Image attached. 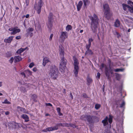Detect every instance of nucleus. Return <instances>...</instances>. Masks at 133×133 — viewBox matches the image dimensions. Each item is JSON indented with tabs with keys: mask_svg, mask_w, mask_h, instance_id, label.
Wrapping results in <instances>:
<instances>
[{
	"mask_svg": "<svg viewBox=\"0 0 133 133\" xmlns=\"http://www.w3.org/2000/svg\"><path fill=\"white\" fill-rule=\"evenodd\" d=\"M104 13L105 18L108 19H109L110 18L111 14L110 13V11H104Z\"/></svg>",
	"mask_w": 133,
	"mask_h": 133,
	"instance_id": "14",
	"label": "nucleus"
},
{
	"mask_svg": "<svg viewBox=\"0 0 133 133\" xmlns=\"http://www.w3.org/2000/svg\"><path fill=\"white\" fill-rule=\"evenodd\" d=\"M92 81V79L91 78L89 77H88L87 79V85H89L91 83Z\"/></svg>",
	"mask_w": 133,
	"mask_h": 133,
	"instance_id": "27",
	"label": "nucleus"
},
{
	"mask_svg": "<svg viewBox=\"0 0 133 133\" xmlns=\"http://www.w3.org/2000/svg\"><path fill=\"white\" fill-rule=\"evenodd\" d=\"M24 72L26 74L28 75H31L32 74V72L30 71L29 70H27L24 71Z\"/></svg>",
	"mask_w": 133,
	"mask_h": 133,
	"instance_id": "31",
	"label": "nucleus"
},
{
	"mask_svg": "<svg viewBox=\"0 0 133 133\" xmlns=\"http://www.w3.org/2000/svg\"><path fill=\"white\" fill-rule=\"evenodd\" d=\"M18 109H20V111L23 113H26L27 112V111L24 108H21L20 107H17Z\"/></svg>",
	"mask_w": 133,
	"mask_h": 133,
	"instance_id": "25",
	"label": "nucleus"
},
{
	"mask_svg": "<svg viewBox=\"0 0 133 133\" xmlns=\"http://www.w3.org/2000/svg\"><path fill=\"white\" fill-rule=\"evenodd\" d=\"M125 21L126 22H129V20L127 19H125Z\"/></svg>",
	"mask_w": 133,
	"mask_h": 133,
	"instance_id": "61",
	"label": "nucleus"
},
{
	"mask_svg": "<svg viewBox=\"0 0 133 133\" xmlns=\"http://www.w3.org/2000/svg\"><path fill=\"white\" fill-rule=\"evenodd\" d=\"M58 114L60 116H62L63 115V114L62 113H61V112H58Z\"/></svg>",
	"mask_w": 133,
	"mask_h": 133,
	"instance_id": "57",
	"label": "nucleus"
},
{
	"mask_svg": "<svg viewBox=\"0 0 133 133\" xmlns=\"http://www.w3.org/2000/svg\"><path fill=\"white\" fill-rule=\"evenodd\" d=\"M103 8L104 9V12L110 11L109 6L108 4H105L103 5Z\"/></svg>",
	"mask_w": 133,
	"mask_h": 133,
	"instance_id": "19",
	"label": "nucleus"
},
{
	"mask_svg": "<svg viewBox=\"0 0 133 133\" xmlns=\"http://www.w3.org/2000/svg\"><path fill=\"white\" fill-rule=\"evenodd\" d=\"M56 110L58 112H61V108H57L56 109Z\"/></svg>",
	"mask_w": 133,
	"mask_h": 133,
	"instance_id": "52",
	"label": "nucleus"
},
{
	"mask_svg": "<svg viewBox=\"0 0 133 133\" xmlns=\"http://www.w3.org/2000/svg\"><path fill=\"white\" fill-rule=\"evenodd\" d=\"M43 3L42 0H39L38 4H35L34 7L38 14H39L41 12V8L43 5Z\"/></svg>",
	"mask_w": 133,
	"mask_h": 133,
	"instance_id": "9",
	"label": "nucleus"
},
{
	"mask_svg": "<svg viewBox=\"0 0 133 133\" xmlns=\"http://www.w3.org/2000/svg\"><path fill=\"white\" fill-rule=\"evenodd\" d=\"M74 60V70L73 72L75 77H77L78 73L79 70V67L78 66L79 62L76 57H75Z\"/></svg>",
	"mask_w": 133,
	"mask_h": 133,
	"instance_id": "7",
	"label": "nucleus"
},
{
	"mask_svg": "<svg viewBox=\"0 0 133 133\" xmlns=\"http://www.w3.org/2000/svg\"><path fill=\"white\" fill-rule=\"evenodd\" d=\"M100 76L101 74L99 72H98L97 73V77L98 79H99L100 78Z\"/></svg>",
	"mask_w": 133,
	"mask_h": 133,
	"instance_id": "45",
	"label": "nucleus"
},
{
	"mask_svg": "<svg viewBox=\"0 0 133 133\" xmlns=\"http://www.w3.org/2000/svg\"><path fill=\"white\" fill-rule=\"evenodd\" d=\"M68 36V33L66 31H63L61 33L60 38L63 41H64L65 39L67 38Z\"/></svg>",
	"mask_w": 133,
	"mask_h": 133,
	"instance_id": "11",
	"label": "nucleus"
},
{
	"mask_svg": "<svg viewBox=\"0 0 133 133\" xmlns=\"http://www.w3.org/2000/svg\"><path fill=\"white\" fill-rule=\"evenodd\" d=\"M14 59V58L13 57H11L10 58V59L9 60V62L10 63H11V64H12L13 63Z\"/></svg>",
	"mask_w": 133,
	"mask_h": 133,
	"instance_id": "43",
	"label": "nucleus"
},
{
	"mask_svg": "<svg viewBox=\"0 0 133 133\" xmlns=\"http://www.w3.org/2000/svg\"><path fill=\"white\" fill-rule=\"evenodd\" d=\"M67 63L66 59L64 57H62L60 61L59 64V70L60 71L63 73L66 68V65Z\"/></svg>",
	"mask_w": 133,
	"mask_h": 133,
	"instance_id": "5",
	"label": "nucleus"
},
{
	"mask_svg": "<svg viewBox=\"0 0 133 133\" xmlns=\"http://www.w3.org/2000/svg\"><path fill=\"white\" fill-rule=\"evenodd\" d=\"M34 98H36L37 97V96L36 95H35V94H34Z\"/></svg>",
	"mask_w": 133,
	"mask_h": 133,
	"instance_id": "64",
	"label": "nucleus"
},
{
	"mask_svg": "<svg viewBox=\"0 0 133 133\" xmlns=\"http://www.w3.org/2000/svg\"><path fill=\"white\" fill-rule=\"evenodd\" d=\"M29 15L28 14H27L26 15V17L27 18H28L29 17Z\"/></svg>",
	"mask_w": 133,
	"mask_h": 133,
	"instance_id": "59",
	"label": "nucleus"
},
{
	"mask_svg": "<svg viewBox=\"0 0 133 133\" xmlns=\"http://www.w3.org/2000/svg\"><path fill=\"white\" fill-rule=\"evenodd\" d=\"M49 75L51 79L54 80L56 79L59 75L57 68L54 65L51 66L50 68Z\"/></svg>",
	"mask_w": 133,
	"mask_h": 133,
	"instance_id": "2",
	"label": "nucleus"
},
{
	"mask_svg": "<svg viewBox=\"0 0 133 133\" xmlns=\"http://www.w3.org/2000/svg\"><path fill=\"white\" fill-rule=\"evenodd\" d=\"M13 28H10L9 29V30L13 31Z\"/></svg>",
	"mask_w": 133,
	"mask_h": 133,
	"instance_id": "56",
	"label": "nucleus"
},
{
	"mask_svg": "<svg viewBox=\"0 0 133 133\" xmlns=\"http://www.w3.org/2000/svg\"><path fill=\"white\" fill-rule=\"evenodd\" d=\"M14 62L15 63L17 62H18L21 60L22 58L19 56H16L14 57Z\"/></svg>",
	"mask_w": 133,
	"mask_h": 133,
	"instance_id": "22",
	"label": "nucleus"
},
{
	"mask_svg": "<svg viewBox=\"0 0 133 133\" xmlns=\"http://www.w3.org/2000/svg\"><path fill=\"white\" fill-rule=\"evenodd\" d=\"M83 2V7L84 8H87V3L88 2V0H82Z\"/></svg>",
	"mask_w": 133,
	"mask_h": 133,
	"instance_id": "28",
	"label": "nucleus"
},
{
	"mask_svg": "<svg viewBox=\"0 0 133 133\" xmlns=\"http://www.w3.org/2000/svg\"><path fill=\"white\" fill-rule=\"evenodd\" d=\"M109 117L108 118V116L105 117V118L102 121V123L103 124L104 127L108 125L109 123L110 125L112 123L113 116L111 114H110L109 115Z\"/></svg>",
	"mask_w": 133,
	"mask_h": 133,
	"instance_id": "8",
	"label": "nucleus"
},
{
	"mask_svg": "<svg viewBox=\"0 0 133 133\" xmlns=\"http://www.w3.org/2000/svg\"><path fill=\"white\" fill-rule=\"evenodd\" d=\"M22 118L24 119L25 121L27 122L29 121L28 116L26 114H23L21 116Z\"/></svg>",
	"mask_w": 133,
	"mask_h": 133,
	"instance_id": "21",
	"label": "nucleus"
},
{
	"mask_svg": "<svg viewBox=\"0 0 133 133\" xmlns=\"http://www.w3.org/2000/svg\"><path fill=\"white\" fill-rule=\"evenodd\" d=\"M128 9L131 12L133 13V7L130 6V8Z\"/></svg>",
	"mask_w": 133,
	"mask_h": 133,
	"instance_id": "44",
	"label": "nucleus"
},
{
	"mask_svg": "<svg viewBox=\"0 0 133 133\" xmlns=\"http://www.w3.org/2000/svg\"><path fill=\"white\" fill-rule=\"evenodd\" d=\"M116 78L117 80H119L120 79V76L117 73L116 74Z\"/></svg>",
	"mask_w": 133,
	"mask_h": 133,
	"instance_id": "36",
	"label": "nucleus"
},
{
	"mask_svg": "<svg viewBox=\"0 0 133 133\" xmlns=\"http://www.w3.org/2000/svg\"><path fill=\"white\" fill-rule=\"evenodd\" d=\"M83 97L85 98H88L87 95L85 93H84L83 94Z\"/></svg>",
	"mask_w": 133,
	"mask_h": 133,
	"instance_id": "47",
	"label": "nucleus"
},
{
	"mask_svg": "<svg viewBox=\"0 0 133 133\" xmlns=\"http://www.w3.org/2000/svg\"><path fill=\"white\" fill-rule=\"evenodd\" d=\"M70 97L71 98V99H73V95L72 94L71 92H70Z\"/></svg>",
	"mask_w": 133,
	"mask_h": 133,
	"instance_id": "54",
	"label": "nucleus"
},
{
	"mask_svg": "<svg viewBox=\"0 0 133 133\" xmlns=\"http://www.w3.org/2000/svg\"><path fill=\"white\" fill-rule=\"evenodd\" d=\"M93 52L92 50L90 49H88L85 51V55H92L93 54Z\"/></svg>",
	"mask_w": 133,
	"mask_h": 133,
	"instance_id": "24",
	"label": "nucleus"
},
{
	"mask_svg": "<svg viewBox=\"0 0 133 133\" xmlns=\"http://www.w3.org/2000/svg\"><path fill=\"white\" fill-rule=\"evenodd\" d=\"M109 68L107 67L106 65L103 63H102L101 64L99 68L100 69L102 70L104 68H105L104 72L108 79H109L110 78V73L111 74H113V70L111 69L110 66L111 61L109 59Z\"/></svg>",
	"mask_w": 133,
	"mask_h": 133,
	"instance_id": "4",
	"label": "nucleus"
},
{
	"mask_svg": "<svg viewBox=\"0 0 133 133\" xmlns=\"http://www.w3.org/2000/svg\"><path fill=\"white\" fill-rule=\"evenodd\" d=\"M17 27H16L15 28H13V31L10 33L11 35H15L17 32H19L20 31V30L19 29H17Z\"/></svg>",
	"mask_w": 133,
	"mask_h": 133,
	"instance_id": "15",
	"label": "nucleus"
},
{
	"mask_svg": "<svg viewBox=\"0 0 133 133\" xmlns=\"http://www.w3.org/2000/svg\"><path fill=\"white\" fill-rule=\"evenodd\" d=\"M72 26L70 25H68L66 27V30L68 31H69V30H71L72 29Z\"/></svg>",
	"mask_w": 133,
	"mask_h": 133,
	"instance_id": "30",
	"label": "nucleus"
},
{
	"mask_svg": "<svg viewBox=\"0 0 133 133\" xmlns=\"http://www.w3.org/2000/svg\"><path fill=\"white\" fill-rule=\"evenodd\" d=\"M25 50V49L21 48L18 50L17 51V53L18 54H20L23 51Z\"/></svg>",
	"mask_w": 133,
	"mask_h": 133,
	"instance_id": "32",
	"label": "nucleus"
},
{
	"mask_svg": "<svg viewBox=\"0 0 133 133\" xmlns=\"http://www.w3.org/2000/svg\"><path fill=\"white\" fill-rule=\"evenodd\" d=\"M91 44H89V43L88 44H86V47L87 50L90 49V48L91 47Z\"/></svg>",
	"mask_w": 133,
	"mask_h": 133,
	"instance_id": "39",
	"label": "nucleus"
},
{
	"mask_svg": "<svg viewBox=\"0 0 133 133\" xmlns=\"http://www.w3.org/2000/svg\"><path fill=\"white\" fill-rule=\"evenodd\" d=\"M125 105V103L123 101L122 102V103L120 105V108H122Z\"/></svg>",
	"mask_w": 133,
	"mask_h": 133,
	"instance_id": "42",
	"label": "nucleus"
},
{
	"mask_svg": "<svg viewBox=\"0 0 133 133\" xmlns=\"http://www.w3.org/2000/svg\"><path fill=\"white\" fill-rule=\"evenodd\" d=\"M120 101L119 100H116V104L117 105H118L119 104V103H120Z\"/></svg>",
	"mask_w": 133,
	"mask_h": 133,
	"instance_id": "50",
	"label": "nucleus"
},
{
	"mask_svg": "<svg viewBox=\"0 0 133 133\" xmlns=\"http://www.w3.org/2000/svg\"><path fill=\"white\" fill-rule=\"evenodd\" d=\"M53 34H51L50 37L49 38V39L50 41H51L52 40V38L53 37Z\"/></svg>",
	"mask_w": 133,
	"mask_h": 133,
	"instance_id": "48",
	"label": "nucleus"
},
{
	"mask_svg": "<svg viewBox=\"0 0 133 133\" xmlns=\"http://www.w3.org/2000/svg\"><path fill=\"white\" fill-rule=\"evenodd\" d=\"M33 29L32 28H29L26 30L27 34L28 36L32 37L33 36Z\"/></svg>",
	"mask_w": 133,
	"mask_h": 133,
	"instance_id": "13",
	"label": "nucleus"
},
{
	"mask_svg": "<svg viewBox=\"0 0 133 133\" xmlns=\"http://www.w3.org/2000/svg\"><path fill=\"white\" fill-rule=\"evenodd\" d=\"M122 5L123 9L125 11H126V10L127 8H130V6L124 3H123L122 4Z\"/></svg>",
	"mask_w": 133,
	"mask_h": 133,
	"instance_id": "23",
	"label": "nucleus"
},
{
	"mask_svg": "<svg viewBox=\"0 0 133 133\" xmlns=\"http://www.w3.org/2000/svg\"><path fill=\"white\" fill-rule=\"evenodd\" d=\"M41 28L40 25L38 23V24H35V28L36 29L40 30Z\"/></svg>",
	"mask_w": 133,
	"mask_h": 133,
	"instance_id": "29",
	"label": "nucleus"
},
{
	"mask_svg": "<svg viewBox=\"0 0 133 133\" xmlns=\"http://www.w3.org/2000/svg\"><path fill=\"white\" fill-rule=\"evenodd\" d=\"M2 103L3 104H10L11 103L10 102L8 101L7 99H6L5 100L4 102H2Z\"/></svg>",
	"mask_w": 133,
	"mask_h": 133,
	"instance_id": "37",
	"label": "nucleus"
},
{
	"mask_svg": "<svg viewBox=\"0 0 133 133\" xmlns=\"http://www.w3.org/2000/svg\"><path fill=\"white\" fill-rule=\"evenodd\" d=\"M37 69L36 68H34V71H37Z\"/></svg>",
	"mask_w": 133,
	"mask_h": 133,
	"instance_id": "60",
	"label": "nucleus"
},
{
	"mask_svg": "<svg viewBox=\"0 0 133 133\" xmlns=\"http://www.w3.org/2000/svg\"><path fill=\"white\" fill-rule=\"evenodd\" d=\"M57 130H58V128L57 126L55 125L54 127H48L46 129L43 130L42 131L44 132H46L47 131H50Z\"/></svg>",
	"mask_w": 133,
	"mask_h": 133,
	"instance_id": "10",
	"label": "nucleus"
},
{
	"mask_svg": "<svg viewBox=\"0 0 133 133\" xmlns=\"http://www.w3.org/2000/svg\"><path fill=\"white\" fill-rule=\"evenodd\" d=\"M50 62L49 59L47 57H45L44 58L43 60V65L44 66H45L46 64Z\"/></svg>",
	"mask_w": 133,
	"mask_h": 133,
	"instance_id": "16",
	"label": "nucleus"
},
{
	"mask_svg": "<svg viewBox=\"0 0 133 133\" xmlns=\"http://www.w3.org/2000/svg\"><path fill=\"white\" fill-rule=\"evenodd\" d=\"M28 0H26V5L27 6L28 5Z\"/></svg>",
	"mask_w": 133,
	"mask_h": 133,
	"instance_id": "58",
	"label": "nucleus"
},
{
	"mask_svg": "<svg viewBox=\"0 0 133 133\" xmlns=\"http://www.w3.org/2000/svg\"><path fill=\"white\" fill-rule=\"evenodd\" d=\"M101 105L99 104H96L95 105V108L96 110L99 109L101 107Z\"/></svg>",
	"mask_w": 133,
	"mask_h": 133,
	"instance_id": "35",
	"label": "nucleus"
},
{
	"mask_svg": "<svg viewBox=\"0 0 133 133\" xmlns=\"http://www.w3.org/2000/svg\"><path fill=\"white\" fill-rule=\"evenodd\" d=\"M85 118L86 119L87 122L90 124L96 123L99 121L98 118L94 115H83L80 117V119L82 120H85Z\"/></svg>",
	"mask_w": 133,
	"mask_h": 133,
	"instance_id": "3",
	"label": "nucleus"
},
{
	"mask_svg": "<svg viewBox=\"0 0 133 133\" xmlns=\"http://www.w3.org/2000/svg\"><path fill=\"white\" fill-rule=\"evenodd\" d=\"M2 85V82H0V87H1Z\"/></svg>",
	"mask_w": 133,
	"mask_h": 133,
	"instance_id": "62",
	"label": "nucleus"
},
{
	"mask_svg": "<svg viewBox=\"0 0 133 133\" xmlns=\"http://www.w3.org/2000/svg\"><path fill=\"white\" fill-rule=\"evenodd\" d=\"M59 54L64 57V48L62 45H59Z\"/></svg>",
	"mask_w": 133,
	"mask_h": 133,
	"instance_id": "12",
	"label": "nucleus"
},
{
	"mask_svg": "<svg viewBox=\"0 0 133 133\" xmlns=\"http://www.w3.org/2000/svg\"><path fill=\"white\" fill-rule=\"evenodd\" d=\"M83 30H81L80 31V33H82L83 32Z\"/></svg>",
	"mask_w": 133,
	"mask_h": 133,
	"instance_id": "63",
	"label": "nucleus"
},
{
	"mask_svg": "<svg viewBox=\"0 0 133 133\" xmlns=\"http://www.w3.org/2000/svg\"><path fill=\"white\" fill-rule=\"evenodd\" d=\"M91 22V28L93 32L96 34L97 29L99 25L98 21L99 19L97 16L94 14L93 16L90 18Z\"/></svg>",
	"mask_w": 133,
	"mask_h": 133,
	"instance_id": "1",
	"label": "nucleus"
},
{
	"mask_svg": "<svg viewBox=\"0 0 133 133\" xmlns=\"http://www.w3.org/2000/svg\"><path fill=\"white\" fill-rule=\"evenodd\" d=\"M115 35H116L117 36V37L118 38H119L120 37H121L120 35L119 34L118 32L117 31L115 32Z\"/></svg>",
	"mask_w": 133,
	"mask_h": 133,
	"instance_id": "40",
	"label": "nucleus"
},
{
	"mask_svg": "<svg viewBox=\"0 0 133 133\" xmlns=\"http://www.w3.org/2000/svg\"><path fill=\"white\" fill-rule=\"evenodd\" d=\"M68 126L67 127H70L74 128H76V126L75 125L71 123H68Z\"/></svg>",
	"mask_w": 133,
	"mask_h": 133,
	"instance_id": "33",
	"label": "nucleus"
},
{
	"mask_svg": "<svg viewBox=\"0 0 133 133\" xmlns=\"http://www.w3.org/2000/svg\"><path fill=\"white\" fill-rule=\"evenodd\" d=\"M45 105L46 106H50L51 107L52 106V105L50 103H46Z\"/></svg>",
	"mask_w": 133,
	"mask_h": 133,
	"instance_id": "46",
	"label": "nucleus"
},
{
	"mask_svg": "<svg viewBox=\"0 0 133 133\" xmlns=\"http://www.w3.org/2000/svg\"><path fill=\"white\" fill-rule=\"evenodd\" d=\"M68 123H57L56 125L57 126L58 129H59V127H67V126H68Z\"/></svg>",
	"mask_w": 133,
	"mask_h": 133,
	"instance_id": "20",
	"label": "nucleus"
},
{
	"mask_svg": "<svg viewBox=\"0 0 133 133\" xmlns=\"http://www.w3.org/2000/svg\"><path fill=\"white\" fill-rule=\"evenodd\" d=\"M124 70V69H114V70L115 72H118L119 71H123Z\"/></svg>",
	"mask_w": 133,
	"mask_h": 133,
	"instance_id": "34",
	"label": "nucleus"
},
{
	"mask_svg": "<svg viewBox=\"0 0 133 133\" xmlns=\"http://www.w3.org/2000/svg\"><path fill=\"white\" fill-rule=\"evenodd\" d=\"M120 22L118 19H117L115 22L114 25L116 27H118L120 25Z\"/></svg>",
	"mask_w": 133,
	"mask_h": 133,
	"instance_id": "26",
	"label": "nucleus"
},
{
	"mask_svg": "<svg viewBox=\"0 0 133 133\" xmlns=\"http://www.w3.org/2000/svg\"><path fill=\"white\" fill-rule=\"evenodd\" d=\"M5 114L6 115H8L9 114V111H6L5 112Z\"/></svg>",
	"mask_w": 133,
	"mask_h": 133,
	"instance_id": "55",
	"label": "nucleus"
},
{
	"mask_svg": "<svg viewBox=\"0 0 133 133\" xmlns=\"http://www.w3.org/2000/svg\"><path fill=\"white\" fill-rule=\"evenodd\" d=\"M93 39L91 38H89L88 40L89 43L91 44V43L92 41H93Z\"/></svg>",
	"mask_w": 133,
	"mask_h": 133,
	"instance_id": "41",
	"label": "nucleus"
},
{
	"mask_svg": "<svg viewBox=\"0 0 133 133\" xmlns=\"http://www.w3.org/2000/svg\"><path fill=\"white\" fill-rule=\"evenodd\" d=\"M83 4V3L82 1H79L78 4L76 5L77 11H79L80 10Z\"/></svg>",
	"mask_w": 133,
	"mask_h": 133,
	"instance_id": "17",
	"label": "nucleus"
},
{
	"mask_svg": "<svg viewBox=\"0 0 133 133\" xmlns=\"http://www.w3.org/2000/svg\"><path fill=\"white\" fill-rule=\"evenodd\" d=\"M21 38V36H16V39H19Z\"/></svg>",
	"mask_w": 133,
	"mask_h": 133,
	"instance_id": "51",
	"label": "nucleus"
},
{
	"mask_svg": "<svg viewBox=\"0 0 133 133\" xmlns=\"http://www.w3.org/2000/svg\"><path fill=\"white\" fill-rule=\"evenodd\" d=\"M54 15L51 12L50 13L48 17V21L46 23L47 27L51 31L53 26L54 22Z\"/></svg>",
	"mask_w": 133,
	"mask_h": 133,
	"instance_id": "6",
	"label": "nucleus"
},
{
	"mask_svg": "<svg viewBox=\"0 0 133 133\" xmlns=\"http://www.w3.org/2000/svg\"><path fill=\"white\" fill-rule=\"evenodd\" d=\"M25 72H22L21 73V74L24 77H25Z\"/></svg>",
	"mask_w": 133,
	"mask_h": 133,
	"instance_id": "53",
	"label": "nucleus"
},
{
	"mask_svg": "<svg viewBox=\"0 0 133 133\" xmlns=\"http://www.w3.org/2000/svg\"><path fill=\"white\" fill-rule=\"evenodd\" d=\"M33 66V62L31 63L29 65V67L30 68H32Z\"/></svg>",
	"mask_w": 133,
	"mask_h": 133,
	"instance_id": "49",
	"label": "nucleus"
},
{
	"mask_svg": "<svg viewBox=\"0 0 133 133\" xmlns=\"http://www.w3.org/2000/svg\"><path fill=\"white\" fill-rule=\"evenodd\" d=\"M14 37L13 36H10L8 38L5 39L4 40V41L5 43H11Z\"/></svg>",
	"mask_w": 133,
	"mask_h": 133,
	"instance_id": "18",
	"label": "nucleus"
},
{
	"mask_svg": "<svg viewBox=\"0 0 133 133\" xmlns=\"http://www.w3.org/2000/svg\"><path fill=\"white\" fill-rule=\"evenodd\" d=\"M127 3L129 5H130L131 6H132L133 5V2L129 0L127 2Z\"/></svg>",
	"mask_w": 133,
	"mask_h": 133,
	"instance_id": "38",
	"label": "nucleus"
}]
</instances>
